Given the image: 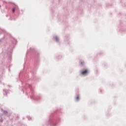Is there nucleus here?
<instances>
[{
	"mask_svg": "<svg viewBox=\"0 0 126 126\" xmlns=\"http://www.w3.org/2000/svg\"><path fill=\"white\" fill-rule=\"evenodd\" d=\"M12 43L11 44L9 45V47L4 54V57H6L7 60H8L9 62L11 61V59L12 58V51L14 47H15V45H16L17 41L15 38H13L12 40Z\"/></svg>",
	"mask_w": 126,
	"mask_h": 126,
	"instance_id": "obj_1",
	"label": "nucleus"
},
{
	"mask_svg": "<svg viewBox=\"0 0 126 126\" xmlns=\"http://www.w3.org/2000/svg\"><path fill=\"white\" fill-rule=\"evenodd\" d=\"M26 87H29L31 90L32 88V85L26 84V86H24V87H23L22 91H23V93H24V90H26Z\"/></svg>",
	"mask_w": 126,
	"mask_h": 126,
	"instance_id": "obj_2",
	"label": "nucleus"
},
{
	"mask_svg": "<svg viewBox=\"0 0 126 126\" xmlns=\"http://www.w3.org/2000/svg\"><path fill=\"white\" fill-rule=\"evenodd\" d=\"M21 75L22 76V77H24V78L26 79V77H25V72L21 71L19 74L20 78V77H21Z\"/></svg>",
	"mask_w": 126,
	"mask_h": 126,
	"instance_id": "obj_3",
	"label": "nucleus"
},
{
	"mask_svg": "<svg viewBox=\"0 0 126 126\" xmlns=\"http://www.w3.org/2000/svg\"><path fill=\"white\" fill-rule=\"evenodd\" d=\"M14 5H15V6L13 7L12 9V12L13 13H14V12H15V10H16V9H18V6L14 3Z\"/></svg>",
	"mask_w": 126,
	"mask_h": 126,
	"instance_id": "obj_4",
	"label": "nucleus"
},
{
	"mask_svg": "<svg viewBox=\"0 0 126 126\" xmlns=\"http://www.w3.org/2000/svg\"><path fill=\"white\" fill-rule=\"evenodd\" d=\"M88 70L86 69L82 71L81 73L83 75H86L87 74H88Z\"/></svg>",
	"mask_w": 126,
	"mask_h": 126,
	"instance_id": "obj_5",
	"label": "nucleus"
},
{
	"mask_svg": "<svg viewBox=\"0 0 126 126\" xmlns=\"http://www.w3.org/2000/svg\"><path fill=\"white\" fill-rule=\"evenodd\" d=\"M1 111L3 112V115H6L8 114V112H7V111L4 110L2 108L1 109Z\"/></svg>",
	"mask_w": 126,
	"mask_h": 126,
	"instance_id": "obj_6",
	"label": "nucleus"
},
{
	"mask_svg": "<svg viewBox=\"0 0 126 126\" xmlns=\"http://www.w3.org/2000/svg\"><path fill=\"white\" fill-rule=\"evenodd\" d=\"M3 95L7 96V92H6V90H3Z\"/></svg>",
	"mask_w": 126,
	"mask_h": 126,
	"instance_id": "obj_7",
	"label": "nucleus"
},
{
	"mask_svg": "<svg viewBox=\"0 0 126 126\" xmlns=\"http://www.w3.org/2000/svg\"><path fill=\"white\" fill-rule=\"evenodd\" d=\"M4 39H5V36H4L2 38L0 39V43H1L2 42H3V41L4 40Z\"/></svg>",
	"mask_w": 126,
	"mask_h": 126,
	"instance_id": "obj_8",
	"label": "nucleus"
},
{
	"mask_svg": "<svg viewBox=\"0 0 126 126\" xmlns=\"http://www.w3.org/2000/svg\"><path fill=\"white\" fill-rule=\"evenodd\" d=\"M0 121L1 123H2L3 122V119H2V115H0Z\"/></svg>",
	"mask_w": 126,
	"mask_h": 126,
	"instance_id": "obj_9",
	"label": "nucleus"
},
{
	"mask_svg": "<svg viewBox=\"0 0 126 126\" xmlns=\"http://www.w3.org/2000/svg\"><path fill=\"white\" fill-rule=\"evenodd\" d=\"M30 52H31V48H30V51H28L27 52V53H26V57H27V55H28V54H29V53H30Z\"/></svg>",
	"mask_w": 126,
	"mask_h": 126,
	"instance_id": "obj_10",
	"label": "nucleus"
},
{
	"mask_svg": "<svg viewBox=\"0 0 126 126\" xmlns=\"http://www.w3.org/2000/svg\"><path fill=\"white\" fill-rule=\"evenodd\" d=\"M27 118L28 119L29 121H31L32 120V118L30 116H27Z\"/></svg>",
	"mask_w": 126,
	"mask_h": 126,
	"instance_id": "obj_11",
	"label": "nucleus"
},
{
	"mask_svg": "<svg viewBox=\"0 0 126 126\" xmlns=\"http://www.w3.org/2000/svg\"><path fill=\"white\" fill-rule=\"evenodd\" d=\"M25 79H24L23 81H21L22 84H24L25 83Z\"/></svg>",
	"mask_w": 126,
	"mask_h": 126,
	"instance_id": "obj_12",
	"label": "nucleus"
},
{
	"mask_svg": "<svg viewBox=\"0 0 126 126\" xmlns=\"http://www.w3.org/2000/svg\"><path fill=\"white\" fill-rule=\"evenodd\" d=\"M84 62H83V61H81V62H80V65H84Z\"/></svg>",
	"mask_w": 126,
	"mask_h": 126,
	"instance_id": "obj_13",
	"label": "nucleus"
},
{
	"mask_svg": "<svg viewBox=\"0 0 126 126\" xmlns=\"http://www.w3.org/2000/svg\"><path fill=\"white\" fill-rule=\"evenodd\" d=\"M76 100L77 101H78L79 100V96L77 95V97H76Z\"/></svg>",
	"mask_w": 126,
	"mask_h": 126,
	"instance_id": "obj_14",
	"label": "nucleus"
},
{
	"mask_svg": "<svg viewBox=\"0 0 126 126\" xmlns=\"http://www.w3.org/2000/svg\"><path fill=\"white\" fill-rule=\"evenodd\" d=\"M55 39H56V41H59V38L58 37H56Z\"/></svg>",
	"mask_w": 126,
	"mask_h": 126,
	"instance_id": "obj_15",
	"label": "nucleus"
},
{
	"mask_svg": "<svg viewBox=\"0 0 126 126\" xmlns=\"http://www.w3.org/2000/svg\"><path fill=\"white\" fill-rule=\"evenodd\" d=\"M9 20H12V18H10Z\"/></svg>",
	"mask_w": 126,
	"mask_h": 126,
	"instance_id": "obj_16",
	"label": "nucleus"
},
{
	"mask_svg": "<svg viewBox=\"0 0 126 126\" xmlns=\"http://www.w3.org/2000/svg\"><path fill=\"white\" fill-rule=\"evenodd\" d=\"M8 16V15H6V17H7Z\"/></svg>",
	"mask_w": 126,
	"mask_h": 126,
	"instance_id": "obj_17",
	"label": "nucleus"
},
{
	"mask_svg": "<svg viewBox=\"0 0 126 126\" xmlns=\"http://www.w3.org/2000/svg\"><path fill=\"white\" fill-rule=\"evenodd\" d=\"M31 99H32V95H31Z\"/></svg>",
	"mask_w": 126,
	"mask_h": 126,
	"instance_id": "obj_18",
	"label": "nucleus"
},
{
	"mask_svg": "<svg viewBox=\"0 0 126 126\" xmlns=\"http://www.w3.org/2000/svg\"><path fill=\"white\" fill-rule=\"evenodd\" d=\"M1 7V6L0 5V8Z\"/></svg>",
	"mask_w": 126,
	"mask_h": 126,
	"instance_id": "obj_19",
	"label": "nucleus"
},
{
	"mask_svg": "<svg viewBox=\"0 0 126 126\" xmlns=\"http://www.w3.org/2000/svg\"><path fill=\"white\" fill-rule=\"evenodd\" d=\"M24 119H25V118H23V120H24Z\"/></svg>",
	"mask_w": 126,
	"mask_h": 126,
	"instance_id": "obj_20",
	"label": "nucleus"
},
{
	"mask_svg": "<svg viewBox=\"0 0 126 126\" xmlns=\"http://www.w3.org/2000/svg\"><path fill=\"white\" fill-rule=\"evenodd\" d=\"M8 86H9V87H10V86L9 85Z\"/></svg>",
	"mask_w": 126,
	"mask_h": 126,
	"instance_id": "obj_21",
	"label": "nucleus"
},
{
	"mask_svg": "<svg viewBox=\"0 0 126 126\" xmlns=\"http://www.w3.org/2000/svg\"><path fill=\"white\" fill-rule=\"evenodd\" d=\"M26 95H27V93H26Z\"/></svg>",
	"mask_w": 126,
	"mask_h": 126,
	"instance_id": "obj_22",
	"label": "nucleus"
},
{
	"mask_svg": "<svg viewBox=\"0 0 126 126\" xmlns=\"http://www.w3.org/2000/svg\"><path fill=\"white\" fill-rule=\"evenodd\" d=\"M9 70H10V69L9 68Z\"/></svg>",
	"mask_w": 126,
	"mask_h": 126,
	"instance_id": "obj_23",
	"label": "nucleus"
}]
</instances>
